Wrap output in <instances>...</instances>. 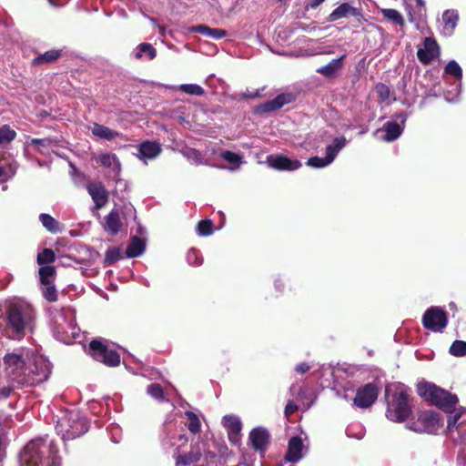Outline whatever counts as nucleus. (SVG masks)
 Wrapping results in <instances>:
<instances>
[{"label": "nucleus", "mask_w": 466, "mask_h": 466, "mask_svg": "<svg viewBox=\"0 0 466 466\" xmlns=\"http://www.w3.org/2000/svg\"><path fill=\"white\" fill-rule=\"evenodd\" d=\"M419 422L421 425H418L417 423H412L409 426V429L417 431V432H427V433H436L441 428L440 416L437 412L434 411H426L420 415Z\"/></svg>", "instance_id": "obj_10"}, {"label": "nucleus", "mask_w": 466, "mask_h": 466, "mask_svg": "<svg viewBox=\"0 0 466 466\" xmlns=\"http://www.w3.org/2000/svg\"><path fill=\"white\" fill-rule=\"evenodd\" d=\"M338 152L346 145V138L344 137H336L333 143L330 144Z\"/></svg>", "instance_id": "obj_54"}, {"label": "nucleus", "mask_w": 466, "mask_h": 466, "mask_svg": "<svg viewBox=\"0 0 466 466\" xmlns=\"http://www.w3.org/2000/svg\"><path fill=\"white\" fill-rule=\"evenodd\" d=\"M97 162L101 164V166L105 167H110L114 164H117L119 166V162L116 154L113 153H105L101 154L97 157Z\"/></svg>", "instance_id": "obj_45"}, {"label": "nucleus", "mask_w": 466, "mask_h": 466, "mask_svg": "<svg viewBox=\"0 0 466 466\" xmlns=\"http://www.w3.org/2000/svg\"><path fill=\"white\" fill-rule=\"evenodd\" d=\"M138 52L135 55L137 59H140L143 56V54H146L149 60L154 59L157 56L156 48L148 43H142L137 46Z\"/></svg>", "instance_id": "obj_37"}, {"label": "nucleus", "mask_w": 466, "mask_h": 466, "mask_svg": "<svg viewBox=\"0 0 466 466\" xmlns=\"http://www.w3.org/2000/svg\"><path fill=\"white\" fill-rule=\"evenodd\" d=\"M56 448L46 439L29 441L20 453L19 466H59Z\"/></svg>", "instance_id": "obj_3"}, {"label": "nucleus", "mask_w": 466, "mask_h": 466, "mask_svg": "<svg viewBox=\"0 0 466 466\" xmlns=\"http://www.w3.org/2000/svg\"><path fill=\"white\" fill-rule=\"evenodd\" d=\"M289 391L291 399L288 400L285 407V416L288 418L298 410L299 406L308 410L317 398L316 391L309 388L305 380L293 383Z\"/></svg>", "instance_id": "obj_5"}, {"label": "nucleus", "mask_w": 466, "mask_h": 466, "mask_svg": "<svg viewBox=\"0 0 466 466\" xmlns=\"http://www.w3.org/2000/svg\"><path fill=\"white\" fill-rule=\"evenodd\" d=\"M87 354L95 360L104 365L114 368L120 364V355L115 350L110 349L100 339H92L86 348Z\"/></svg>", "instance_id": "obj_7"}, {"label": "nucleus", "mask_w": 466, "mask_h": 466, "mask_svg": "<svg viewBox=\"0 0 466 466\" xmlns=\"http://www.w3.org/2000/svg\"><path fill=\"white\" fill-rule=\"evenodd\" d=\"M440 56V46L433 37H425L423 47L419 48L417 56L422 65H430L434 59Z\"/></svg>", "instance_id": "obj_13"}, {"label": "nucleus", "mask_w": 466, "mask_h": 466, "mask_svg": "<svg viewBox=\"0 0 466 466\" xmlns=\"http://www.w3.org/2000/svg\"><path fill=\"white\" fill-rule=\"evenodd\" d=\"M191 33H198L208 38L221 39L227 35V31L220 28H211L206 25H198L189 29Z\"/></svg>", "instance_id": "obj_23"}, {"label": "nucleus", "mask_w": 466, "mask_h": 466, "mask_svg": "<svg viewBox=\"0 0 466 466\" xmlns=\"http://www.w3.org/2000/svg\"><path fill=\"white\" fill-rule=\"evenodd\" d=\"M42 289L43 297L49 302H56L57 300L58 295L56 286L54 282L51 284H46Z\"/></svg>", "instance_id": "obj_42"}, {"label": "nucleus", "mask_w": 466, "mask_h": 466, "mask_svg": "<svg viewBox=\"0 0 466 466\" xmlns=\"http://www.w3.org/2000/svg\"><path fill=\"white\" fill-rule=\"evenodd\" d=\"M122 258V248L120 247H110L105 254L104 266L108 267Z\"/></svg>", "instance_id": "obj_34"}, {"label": "nucleus", "mask_w": 466, "mask_h": 466, "mask_svg": "<svg viewBox=\"0 0 466 466\" xmlns=\"http://www.w3.org/2000/svg\"><path fill=\"white\" fill-rule=\"evenodd\" d=\"M381 15L387 20L393 22L396 25L403 26L405 22L403 16L400 12L391 8L381 9Z\"/></svg>", "instance_id": "obj_36"}, {"label": "nucleus", "mask_w": 466, "mask_h": 466, "mask_svg": "<svg viewBox=\"0 0 466 466\" xmlns=\"http://www.w3.org/2000/svg\"><path fill=\"white\" fill-rule=\"evenodd\" d=\"M39 280L42 285L51 284L56 275V269L54 266L46 265L38 269Z\"/></svg>", "instance_id": "obj_32"}, {"label": "nucleus", "mask_w": 466, "mask_h": 466, "mask_svg": "<svg viewBox=\"0 0 466 466\" xmlns=\"http://www.w3.org/2000/svg\"><path fill=\"white\" fill-rule=\"evenodd\" d=\"M338 152L346 145V138L344 137H336L333 143L330 144Z\"/></svg>", "instance_id": "obj_55"}, {"label": "nucleus", "mask_w": 466, "mask_h": 466, "mask_svg": "<svg viewBox=\"0 0 466 466\" xmlns=\"http://www.w3.org/2000/svg\"><path fill=\"white\" fill-rule=\"evenodd\" d=\"M197 231L199 236H209L213 233V222L211 219H203L198 223Z\"/></svg>", "instance_id": "obj_43"}, {"label": "nucleus", "mask_w": 466, "mask_h": 466, "mask_svg": "<svg viewBox=\"0 0 466 466\" xmlns=\"http://www.w3.org/2000/svg\"><path fill=\"white\" fill-rule=\"evenodd\" d=\"M303 457V442L302 440L298 437H292L289 441L288 451L285 455V459L289 462L296 463L300 461Z\"/></svg>", "instance_id": "obj_20"}, {"label": "nucleus", "mask_w": 466, "mask_h": 466, "mask_svg": "<svg viewBox=\"0 0 466 466\" xmlns=\"http://www.w3.org/2000/svg\"><path fill=\"white\" fill-rule=\"evenodd\" d=\"M9 177L6 167L0 166V180L5 181Z\"/></svg>", "instance_id": "obj_60"}, {"label": "nucleus", "mask_w": 466, "mask_h": 466, "mask_svg": "<svg viewBox=\"0 0 466 466\" xmlns=\"http://www.w3.org/2000/svg\"><path fill=\"white\" fill-rule=\"evenodd\" d=\"M146 248L145 241L139 237L134 236L126 249V256L129 258L140 256Z\"/></svg>", "instance_id": "obj_28"}, {"label": "nucleus", "mask_w": 466, "mask_h": 466, "mask_svg": "<svg viewBox=\"0 0 466 466\" xmlns=\"http://www.w3.org/2000/svg\"><path fill=\"white\" fill-rule=\"evenodd\" d=\"M274 285H275V288H276L277 290L283 291V289H284V283H283V281L281 279H277L275 281Z\"/></svg>", "instance_id": "obj_61"}, {"label": "nucleus", "mask_w": 466, "mask_h": 466, "mask_svg": "<svg viewBox=\"0 0 466 466\" xmlns=\"http://www.w3.org/2000/svg\"><path fill=\"white\" fill-rule=\"evenodd\" d=\"M417 391L424 400L449 413L448 433H457L461 439L466 438V407L456 408L459 402L457 395L426 380L418 383Z\"/></svg>", "instance_id": "obj_1"}, {"label": "nucleus", "mask_w": 466, "mask_h": 466, "mask_svg": "<svg viewBox=\"0 0 466 466\" xmlns=\"http://www.w3.org/2000/svg\"><path fill=\"white\" fill-rule=\"evenodd\" d=\"M178 89L191 96H203L205 94L204 88L197 84H182L179 86Z\"/></svg>", "instance_id": "obj_40"}, {"label": "nucleus", "mask_w": 466, "mask_h": 466, "mask_svg": "<svg viewBox=\"0 0 466 466\" xmlns=\"http://www.w3.org/2000/svg\"><path fill=\"white\" fill-rule=\"evenodd\" d=\"M249 441L254 450L263 453L268 444V432L263 428H255L249 433Z\"/></svg>", "instance_id": "obj_18"}, {"label": "nucleus", "mask_w": 466, "mask_h": 466, "mask_svg": "<svg viewBox=\"0 0 466 466\" xmlns=\"http://www.w3.org/2000/svg\"><path fill=\"white\" fill-rule=\"evenodd\" d=\"M187 259L188 263L192 265H200L202 258H198V251L195 248H191L187 253Z\"/></svg>", "instance_id": "obj_52"}, {"label": "nucleus", "mask_w": 466, "mask_h": 466, "mask_svg": "<svg viewBox=\"0 0 466 466\" xmlns=\"http://www.w3.org/2000/svg\"><path fill=\"white\" fill-rule=\"evenodd\" d=\"M359 371H360V369H358L355 366L349 365L346 368H344L343 366H339L333 370L332 374L335 377V379H344L341 372H343L346 377H354V376L358 375Z\"/></svg>", "instance_id": "obj_38"}, {"label": "nucleus", "mask_w": 466, "mask_h": 466, "mask_svg": "<svg viewBox=\"0 0 466 466\" xmlns=\"http://www.w3.org/2000/svg\"><path fill=\"white\" fill-rule=\"evenodd\" d=\"M12 390L11 387H5L0 384V400L8 398Z\"/></svg>", "instance_id": "obj_57"}, {"label": "nucleus", "mask_w": 466, "mask_h": 466, "mask_svg": "<svg viewBox=\"0 0 466 466\" xmlns=\"http://www.w3.org/2000/svg\"><path fill=\"white\" fill-rule=\"evenodd\" d=\"M338 153L339 152L331 145H329L326 147V157H325V158L330 164L335 159V157L338 155Z\"/></svg>", "instance_id": "obj_53"}, {"label": "nucleus", "mask_w": 466, "mask_h": 466, "mask_svg": "<svg viewBox=\"0 0 466 466\" xmlns=\"http://www.w3.org/2000/svg\"><path fill=\"white\" fill-rule=\"evenodd\" d=\"M449 352L454 357H465L466 341L460 339L454 340L450 347Z\"/></svg>", "instance_id": "obj_39"}, {"label": "nucleus", "mask_w": 466, "mask_h": 466, "mask_svg": "<svg viewBox=\"0 0 466 466\" xmlns=\"http://www.w3.org/2000/svg\"><path fill=\"white\" fill-rule=\"evenodd\" d=\"M86 189L95 203L94 208L96 209H100L107 204L109 194L101 182L90 183L87 185Z\"/></svg>", "instance_id": "obj_16"}, {"label": "nucleus", "mask_w": 466, "mask_h": 466, "mask_svg": "<svg viewBox=\"0 0 466 466\" xmlns=\"http://www.w3.org/2000/svg\"><path fill=\"white\" fill-rule=\"evenodd\" d=\"M444 73L454 76L457 80H461L462 78V70L455 60L448 62L444 68Z\"/></svg>", "instance_id": "obj_41"}, {"label": "nucleus", "mask_w": 466, "mask_h": 466, "mask_svg": "<svg viewBox=\"0 0 466 466\" xmlns=\"http://www.w3.org/2000/svg\"><path fill=\"white\" fill-rule=\"evenodd\" d=\"M422 325L433 332H442L448 325L447 313L440 307H431L423 314Z\"/></svg>", "instance_id": "obj_9"}, {"label": "nucleus", "mask_w": 466, "mask_h": 466, "mask_svg": "<svg viewBox=\"0 0 466 466\" xmlns=\"http://www.w3.org/2000/svg\"><path fill=\"white\" fill-rule=\"evenodd\" d=\"M88 430V424L85 418L81 417L75 410L69 411L61 417L56 423V431L62 440H74Z\"/></svg>", "instance_id": "obj_6"}, {"label": "nucleus", "mask_w": 466, "mask_h": 466, "mask_svg": "<svg viewBox=\"0 0 466 466\" xmlns=\"http://www.w3.org/2000/svg\"><path fill=\"white\" fill-rule=\"evenodd\" d=\"M384 131L385 136L383 140L387 142H391L396 140L402 133V128L395 121H390L384 124L381 129H378L377 133Z\"/></svg>", "instance_id": "obj_27"}, {"label": "nucleus", "mask_w": 466, "mask_h": 466, "mask_svg": "<svg viewBox=\"0 0 466 466\" xmlns=\"http://www.w3.org/2000/svg\"><path fill=\"white\" fill-rule=\"evenodd\" d=\"M16 133L8 125L0 127V145L5 142H11L15 139Z\"/></svg>", "instance_id": "obj_47"}, {"label": "nucleus", "mask_w": 466, "mask_h": 466, "mask_svg": "<svg viewBox=\"0 0 466 466\" xmlns=\"http://www.w3.org/2000/svg\"><path fill=\"white\" fill-rule=\"evenodd\" d=\"M172 390L174 389L169 383H166L164 386L153 383L147 389V394L159 402L168 401Z\"/></svg>", "instance_id": "obj_21"}, {"label": "nucleus", "mask_w": 466, "mask_h": 466, "mask_svg": "<svg viewBox=\"0 0 466 466\" xmlns=\"http://www.w3.org/2000/svg\"><path fill=\"white\" fill-rule=\"evenodd\" d=\"M186 416L188 420L187 428L190 432L197 433L200 431L201 424L198 416L192 411H187Z\"/></svg>", "instance_id": "obj_46"}, {"label": "nucleus", "mask_w": 466, "mask_h": 466, "mask_svg": "<svg viewBox=\"0 0 466 466\" xmlns=\"http://www.w3.org/2000/svg\"><path fill=\"white\" fill-rule=\"evenodd\" d=\"M346 57V55H342L337 59L331 60L329 64L324 66L318 68L316 71L327 77L333 76L338 71L342 68V61Z\"/></svg>", "instance_id": "obj_29"}, {"label": "nucleus", "mask_w": 466, "mask_h": 466, "mask_svg": "<svg viewBox=\"0 0 466 466\" xmlns=\"http://www.w3.org/2000/svg\"><path fill=\"white\" fill-rule=\"evenodd\" d=\"M325 0H310L307 5L306 9H316L318 6H319Z\"/></svg>", "instance_id": "obj_59"}, {"label": "nucleus", "mask_w": 466, "mask_h": 466, "mask_svg": "<svg viewBox=\"0 0 466 466\" xmlns=\"http://www.w3.org/2000/svg\"><path fill=\"white\" fill-rule=\"evenodd\" d=\"M267 164L268 167L279 171H294L302 166L299 160L290 159L282 154L268 156Z\"/></svg>", "instance_id": "obj_14"}, {"label": "nucleus", "mask_w": 466, "mask_h": 466, "mask_svg": "<svg viewBox=\"0 0 466 466\" xmlns=\"http://www.w3.org/2000/svg\"><path fill=\"white\" fill-rule=\"evenodd\" d=\"M31 143L33 145L46 146V139H40V138H34V139H32Z\"/></svg>", "instance_id": "obj_62"}, {"label": "nucleus", "mask_w": 466, "mask_h": 466, "mask_svg": "<svg viewBox=\"0 0 466 466\" xmlns=\"http://www.w3.org/2000/svg\"><path fill=\"white\" fill-rule=\"evenodd\" d=\"M349 15L357 18L362 16L359 8L353 7L349 3H342L329 14L328 20L329 22H334Z\"/></svg>", "instance_id": "obj_19"}, {"label": "nucleus", "mask_w": 466, "mask_h": 466, "mask_svg": "<svg viewBox=\"0 0 466 466\" xmlns=\"http://www.w3.org/2000/svg\"><path fill=\"white\" fill-rule=\"evenodd\" d=\"M222 424L228 431L229 441L234 445H238L240 441L242 428L240 419L235 415H226L222 419Z\"/></svg>", "instance_id": "obj_17"}, {"label": "nucleus", "mask_w": 466, "mask_h": 466, "mask_svg": "<svg viewBox=\"0 0 466 466\" xmlns=\"http://www.w3.org/2000/svg\"><path fill=\"white\" fill-rule=\"evenodd\" d=\"M62 56V50L51 49L44 54H39L32 60V66H41L55 63Z\"/></svg>", "instance_id": "obj_25"}, {"label": "nucleus", "mask_w": 466, "mask_h": 466, "mask_svg": "<svg viewBox=\"0 0 466 466\" xmlns=\"http://www.w3.org/2000/svg\"><path fill=\"white\" fill-rule=\"evenodd\" d=\"M332 390L338 397L344 400H350L351 395L354 393V385L351 380H335V385Z\"/></svg>", "instance_id": "obj_26"}, {"label": "nucleus", "mask_w": 466, "mask_h": 466, "mask_svg": "<svg viewBox=\"0 0 466 466\" xmlns=\"http://www.w3.org/2000/svg\"><path fill=\"white\" fill-rule=\"evenodd\" d=\"M52 373V364L43 356H35L28 365L27 377L35 376L48 379Z\"/></svg>", "instance_id": "obj_15"}, {"label": "nucleus", "mask_w": 466, "mask_h": 466, "mask_svg": "<svg viewBox=\"0 0 466 466\" xmlns=\"http://www.w3.org/2000/svg\"><path fill=\"white\" fill-rule=\"evenodd\" d=\"M416 5L420 7V10H425V3L423 0H416Z\"/></svg>", "instance_id": "obj_64"}, {"label": "nucleus", "mask_w": 466, "mask_h": 466, "mask_svg": "<svg viewBox=\"0 0 466 466\" xmlns=\"http://www.w3.org/2000/svg\"><path fill=\"white\" fill-rule=\"evenodd\" d=\"M442 19L446 26L453 29L457 25L458 15L454 12L445 11L442 15Z\"/></svg>", "instance_id": "obj_51"}, {"label": "nucleus", "mask_w": 466, "mask_h": 466, "mask_svg": "<svg viewBox=\"0 0 466 466\" xmlns=\"http://www.w3.org/2000/svg\"><path fill=\"white\" fill-rule=\"evenodd\" d=\"M173 430L169 427L165 428L164 432L161 437V441L164 447L170 448L177 445V441H173L174 439Z\"/></svg>", "instance_id": "obj_48"}, {"label": "nucleus", "mask_w": 466, "mask_h": 466, "mask_svg": "<svg viewBox=\"0 0 466 466\" xmlns=\"http://www.w3.org/2000/svg\"><path fill=\"white\" fill-rule=\"evenodd\" d=\"M122 227L120 220L119 212L113 209L105 218V229L108 231L112 236L118 234Z\"/></svg>", "instance_id": "obj_24"}, {"label": "nucleus", "mask_w": 466, "mask_h": 466, "mask_svg": "<svg viewBox=\"0 0 466 466\" xmlns=\"http://www.w3.org/2000/svg\"><path fill=\"white\" fill-rule=\"evenodd\" d=\"M3 366L6 377L12 379L27 377L28 366L23 352L6 353L3 358Z\"/></svg>", "instance_id": "obj_8"}, {"label": "nucleus", "mask_w": 466, "mask_h": 466, "mask_svg": "<svg viewBox=\"0 0 466 466\" xmlns=\"http://www.w3.org/2000/svg\"><path fill=\"white\" fill-rule=\"evenodd\" d=\"M307 165L315 167V168H321L325 167L328 165H329V161L325 157H319L318 156L311 157L308 159Z\"/></svg>", "instance_id": "obj_50"}, {"label": "nucleus", "mask_w": 466, "mask_h": 466, "mask_svg": "<svg viewBox=\"0 0 466 466\" xmlns=\"http://www.w3.org/2000/svg\"><path fill=\"white\" fill-rule=\"evenodd\" d=\"M310 367L308 363L306 362H302V363H299L296 366L295 368V370L297 372L298 375H304L306 372H308L309 370Z\"/></svg>", "instance_id": "obj_56"}, {"label": "nucleus", "mask_w": 466, "mask_h": 466, "mask_svg": "<svg viewBox=\"0 0 466 466\" xmlns=\"http://www.w3.org/2000/svg\"><path fill=\"white\" fill-rule=\"evenodd\" d=\"M5 446V436L2 429H0V461L4 456V450Z\"/></svg>", "instance_id": "obj_58"}, {"label": "nucleus", "mask_w": 466, "mask_h": 466, "mask_svg": "<svg viewBox=\"0 0 466 466\" xmlns=\"http://www.w3.org/2000/svg\"><path fill=\"white\" fill-rule=\"evenodd\" d=\"M35 319V311L30 304L21 300L8 302L5 308L3 335L11 339H22L32 329Z\"/></svg>", "instance_id": "obj_2"}, {"label": "nucleus", "mask_w": 466, "mask_h": 466, "mask_svg": "<svg viewBox=\"0 0 466 466\" xmlns=\"http://www.w3.org/2000/svg\"><path fill=\"white\" fill-rule=\"evenodd\" d=\"M258 96H259L258 91L248 92V93L244 94V96L247 98H256V97H258Z\"/></svg>", "instance_id": "obj_63"}, {"label": "nucleus", "mask_w": 466, "mask_h": 466, "mask_svg": "<svg viewBox=\"0 0 466 466\" xmlns=\"http://www.w3.org/2000/svg\"><path fill=\"white\" fill-rule=\"evenodd\" d=\"M56 260V253L52 248H46L37 254L36 262L38 265H49Z\"/></svg>", "instance_id": "obj_35"}, {"label": "nucleus", "mask_w": 466, "mask_h": 466, "mask_svg": "<svg viewBox=\"0 0 466 466\" xmlns=\"http://www.w3.org/2000/svg\"><path fill=\"white\" fill-rule=\"evenodd\" d=\"M92 133L96 137L105 138L106 140H113L119 136L117 131H115L106 126L95 124L92 128Z\"/></svg>", "instance_id": "obj_30"}, {"label": "nucleus", "mask_w": 466, "mask_h": 466, "mask_svg": "<svg viewBox=\"0 0 466 466\" xmlns=\"http://www.w3.org/2000/svg\"><path fill=\"white\" fill-rule=\"evenodd\" d=\"M296 100V96L292 93H281L275 98L261 103L256 106L255 112L258 115H264L269 112L277 111L285 105L290 104Z\"/></svg>", "instance_id": "obj_11"}, {"label": "nucleus", "mask_w": 466, "mask_h": 466, "mask_svg": "<svg viewBox=\"0 0 466 466\" xmlns=\"http://www.w3.org/2000/svg\"><path fill=\"white\" fill-rule=\"evenodd\" d=\"M39 219L43 226L51 233H58L62 231L63 226L48 214H41Z\"/></svg>", "instance_id": "obj_33"}, {"label": "nucleus", "mask_w": 466, "mask_h": 466, "mask_svg": "<svg viewBox=\"0 0 466 466\" xmlns=\"http://www.w3.org/2000/svg\"><path fill=\"white\" fill-rule=\"evenodd\" d=\"M201 453L199 451H190L188 453L184 455L176 456L177 466H189L199 461Z\"/></svg>", "instance_id": "obj_31"}, {"label": "nucleus", "mask_w": 466, "mask_h": 466, "mask_svg": "<svg viewBox=\"0 0 466 466\" xmlns=\"http://www.w3.org/2000/svg\"><path fill=\"white\" fill-rule=\"evenodd\" d=\"M220 157L228 163L234 165L236 167H238L242 162V157L239 154L229 150L222 151Z\"/></svg>", "instance_id": "obj_44"}, {"label": "nucleus", "mask_w": 466, "mask_h": 466, "mask_svg": "<svg viewBox=\"0 0 466 466\" xmlns=\"http://www.w3.org/2000/svg\"><path fill=\"white\" fill-rule=\"evenodd\" d=\"M161 153V146L156 141H144L138 146V155L140 159H152Z\"/></svg>", "instance_id": "obj_22"}, {"label": "nucleus", "mask_w": 466, "mask_h": 466, "mask_svg": "<svg viewBox=\"0 0 466 466\" xmlns=\"http://www.w3.org/2000/svg\"><path fill=\"white\" fill-rule=\"evenodd\" d=\"M378 394V387L374 383H368L357 390L355 397L352 399L353 403L359 408H368L375 402Z\"/></svg>", "instance_id": "obj_12"}, {"label": "nucleus", "mask_w": 466, "mask_h": 466, "mask_svg": "<svg viewBox=\"0 0 466 466\" xmlns=\"http://www.w3.org/2000/svg\"><path fill=\"white\" fill-rule=\"evenodd\" d=\"M375 91L377 93L379 99L381 102H385L390 98V89L387 85L383 83H378L375 86Z\"/></svg>", "instance_id": "obj_49"}, {"label": "nucleus", "mask_w": 466, "mask_h": 466, "mask_svg": "<svg viewBox=\"0 0 466 466\" xmlns=\"http://www.w3.org/2000/svg\"><path fill=\"white\" fill-rule=\"evenodd\" d=\"M409 390L400 381L389 382L385 387V399L387 401L386 417L394 422L406 420L411 408L409 403Z\"/></svg>", "instance_id": "obj_4"}]
</instances>
